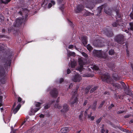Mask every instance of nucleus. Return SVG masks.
Listing matches in <instances>:
<instances>
[{"label": "nucleus", "instance_id": "423d86ee", "mask_svg": "<svg viewBox=\"0 0 133 133\" xmlns=\"http://www.w3.org/2000/svg\"><path fill=\"white\" fill-rule=\"evenodd\" d=\"M50 94L52 97L56 98L58 96V92L57 90L54 88L51 90Z\"/></svg>", "mask_w": 133, "mask_h": 133}, {"label": "nucleus", "instance_id": "49530a36", "mask_svg": "<svg viewBox=\"0 0 133 133\" xmlns=\"http://www.w3.org/2000/svg\"><path fill=\"white\" fill-rule=\"evenodd\" d=\"M114 105L113 104H112L108 107V109L109 110L111 109L112 107H114Z\"/></svg>", "mask_w": 133, "mask_h": 133}, {"label": "nucleus", "instance_id": "0eeeda50", "mask_svg": "<svg viewBox=\"0 0 133 133\" xmlns=\"http://www.w3.org/2000/svg\"><path fill=\"white\" fill-rule=\"evenodd\" d=\"M42 104V103L40 102H36L35 103V105L36 107H38L35 108L34 110L33 109H32L31 110V111L32 112L35 113L41 108V107H40L41 105Z\"/></svg>", "mask_w": 133, "mask_h": 133}, {"label": "nucleus", "instance_id": "bb28decb", "mask_svg": "<svg viewBox=\"0 0 133 133\" xmlns=\"http://www.w3.org/2000/svg\"><path fill=\"white\" fill-rule=\"evenodd\" d=\"M102 8V7L101 6L98 7L97 9V11L98 12L97 14H99L101 13Z\"/></svg>", "mask_w": 133, "mask_h": 133}, {"label": "nucleus", "instance_id": "a18cd8bd", "mask_svg": "<svg viewBox=\"0 0 133 133\" xmlns=\"http://www.w3.org/2000/svg\"><path fill=\"white\" fill-rule=\"evenodd\" d=\"M122 130L123 131L127 132V133H129V131L128 130L126 129H123L122 130Z\"/></svg>", "mask_w": 133, "mask_h": 133}, {"label": "nucleus", "instance_id": "bf43d9fd", "mask_svg": "<svg viewBox=\"0 0 133 133\" xmlns=\"http://www.w3.org/2000/svg\"><path fill=\"white\" fill-rule=\"evenodd\" d=\"M130 116L129 115H127L124 116V118H129Z\"/></svg>", "mask_w": 133, "mask_h": 133}, {"label": "nucleus", "instance_id": "f257e3e1", "mask_svg": "<svg viewBox=\"0 0 133 133\" xmlns=\"http://www.w3.org/2000/svg\"><path fill=\"white\" fill-rule=\"evenodd\" d=\"M12 56L11 55L5 58L1 62L0 64V76L4 77L5 76V69L11 64V61L10 58Z\"/></svg>", "mask_w": 133, "mask_h": 133}, {"label": "nucleus", "instance_id": "f03ea898", "mask_svg": "<svg viewBox=\"0 0 133 133\" xmlns=\"http://www.w3.org/2000/svg\"><path fill=\"white\" fill-rule=\"evenodd\" d=\"M101 78L103 81L109 83H110L112 80L108 73L105 74L104 75H103L101 76Z\"/></svg>", "mask_w": 133, "mask_h": 133}, {"label": "nucleus", "instance_id": "f8f14e48", "mask_svg": "<svg viewBox=\"0 0 133 133\" xmlns=\"http://www.w3.org/2000/svg\"><path fill=\"white\" fill-rule=\"evenodd\" d=\"M69 110V108L67 105L66 104H64L63 106V108L61 110V111L62 113H64L67 111Z\"/></svg>", "mask_w": 133, "mask_h": 133}, {"label": "nucleus", "instance_id": "79ce46f5", "mask_svg": "<svg viewBox=\"0 0 133 133\" xmlns=\"http://www.w3.org/2000/svg\"><path fill=\"white\" fill-rule=\"evenodd\" d=\"M79 88V86L78 85H77L76 87V89L75 90V91L74 92V93L75 94L77 95V90Z\"/></svg>", "mask_w": 133, "mask_h": 133}, {"label": "nucleus", "instance_id": "603ef678", "mask_svg": "<svg viewBox=\"0 0 133 133\" xmlns=\"http://www.w3.org/2000/svg\"><path fill=\"white\" fill-rule=\"evenodd\" d=\"M124 112V111H118L117 112V114H122Z\"/></svg>", "mask_w": 133, "mask_h": 133}, {"label": "nucleus", "instance_id": "cd10ccee", "mask_svg": "<svg viewBox=\"0 0 133 133\" xmlns=\"http://www.w3.org/2000/svg\"><path fill=\"white\" fill-rule=\"evenodd\" d=\"M83 111H82L81 112L80 115H79V119L82 120V117L83 116Z\"/></svg>", "mask_w": 133, "mask_h": 133}, {"label": "nucleus", "instance_id": "dca6fc26", "mask_svg": "<svg viewBox=\"0 0 133 133\" xmlns=\"http://www.w3.org/2000/svg\"><path fill=\"white\" fill-rule=\"evenodd\" d=\"M87 38L86 36H83L82 38V42L84 45H85L87 43Z\"/></svg>", "mask_w": 133, "mask_h": 133}, {"label": "nucleus", "instance_id": "4d7b16f0", "mask_svg": "<svg viewBox=\"0 0 133 133\" xmlns=\"http://www.w3.org/2000/svg\"><path fill=\"white\" fill-rule=\"evenodd\" d=\"M130 15L131 18L132 19H133V13H131Z\"/></svg>", "mask_w": 133, "mask_h": 133}, {"label": "nucleus", "instance_id": "7c9ffc66", "mask_svg": "<svg viewBox=\"0 0 133 133\" xmlns=\"http://www.w3.org/2000/svg\"><path fill=\"white\" fill-rule=\"evenodd\" d=\"M94 75L91 74H87L86 75H83V77H93Z\"/></svg>", "mask_w": 133, "mask_h": 133}, {"label": "nucleus", "instance_id": "a878e982", "mask_svg": "<svg viewBox=\"0 0 133 133\" xmlns=\"http://www.w3.org/2000/svg\"><path fill=\"white\" fill-rule=\"evenodd\" d=\"M54 107L56 108L59 109L61 108L62 106L61 105L59 104H55Z\"/></svg>", "mask_w": 133, "mask_h": 133}, {"label": "nucleus", "instance_id": "9b49d317", "mask_svg": "<svg viewBox=\"0 0 133 133\" xmlns=\"http://www.w3.org/2000/svg\"><path fill=\"white\" fill-rule=\"evenodd\" d=\"M84 7L82 5H78L76 7L75 11L76 13H79L82 10H83Z\"/></svg>", "mask_w": 133, "mask_h": 133}, {"label": "nucleus", "instance_id": "b1692460", "mask_svg": "<svg viewBox=\"0 0 133 133\" xmlns=\"http://www.w3.org/2000/svg\"><path fill=\"white\" fill-rule=\"evenodd\" d=\"M75 56V54L74 52H71L70 51L68 52L67 53V56L68 57H69L70 56Z\"/></svg>", "mask_w": 133, "mask_h": 133}, {"label": "nucleus", "instance_id": "1a4fd4ad", "mask_svg": "<svg viewBox=\"0 0 133 133\" xmlns=\"http://www.w3.org/2000/svg\"><path fill=\"white\" fill-rule=\"evenodd\" d=\"M23 22V19L22 18H18L16 19V22L14 24V26L16 27H18Z\"/></svg>", "mask_w": 133, "mask_h": 133}, {"label": "nucleus", "instance_id": "9d476101", "mask_svg": "<svg viewBox=\"0 0 133 133\" xmlns=\"http://www.w3.org/2000/svg\"><path fill=\"white\" fill-rule=\"evenodd\" d=\"M94 55L98 57H101L102 56V51L100 50H94L93 51Z\"/></svg>", "mask_w": 133, "mask_h": 133}, {"label": "nucleus", "instance_id": "72a5a7b5", "mask_svg": "<svg viewBox=\"0 0 133 133\" xmlns=\"http://www.w3.org/2000/svg\"><path fill=\"white\" fill-rule=\"evenodd\" d=\"M109 54L110 55H114V50L112 49H111L110 50L109 52Z\"/></svg>", "mask_w": 133, "mask_h": 133}, {"label": "nucleus", "instance_id": "4468645a", "mask_svg": "<svg viewBox=\"0 0 133 133\" xmlns=\"http://www.w3.org/2000/svg\"><path fill=\"white\" fill-rule=\"evenodd\" d=\"M94 44L96 46L101 47L102 45L101 43L99 40H97L94 41Z\"/></svg>", "mask_w": 133, "mask_h": 133}, {"label": "nucleus", "instance_id": "6e6552de", "mask_svg": "<svg viewBox=\"0 0 133 133\" xmlns=\"http://www.w3.org/2000/svg\"><path fill=\"white\" fill-rule=\"evenodd\" d=\"M77 95H73L70 101V103L71 104L73 105L75 103H77L78 98L77 97Z\"/></svg>", "mask_w": 133, "mask_h": 133}, {"label": "nucleus", "instance_id": "7ed1b4c3", "mask_svg": "<svg viewBox=\"0 0 133 133\" xmlns=\"http://www.w3.org/2000/svg\"><path fill=\"white\" fill-rule=\"evenodd\" d=\"M124 36L122 34H119L116 36L115 38L116 41L119 44H122L124 40Z\"/></svg>", "mask_w": 133, "mask_h": 133}, {"label": "nucleus", "instance_id": "c756f323", "mask_svg": "<svg viewBox=\"0 0 133 133\" xmlns=\"http://www.w3.org/2000/svg\"><path fill=\"white\" fill-rule=\"evenodd\" d=\"M112 25L113 27H118L120 25L117 22L114 23L112 24Z\"/></svg>", "mask_w": 133, "mask_h": 133}, {"label": "nucleus", "instance_id": "c03bdc74", "mask_svg": "<svg viewBox=\"0 0 133 133\" xmlns=\"http://www.w3.org/2000/svg\"><path fill=\"white\" fill-rule=\"evenodd\" d=\"M82 54L85 57H87L88 56L87 54L84 52H82Z\"/></svg>", "mask_w": 133, "mask_h": 133}, {"label": "nucleus", "instance_id": "412c9836", "mask_svg": "<svg viewBox=\"0 0 133 133\" xmlns=\"http://www.w3.org/2000/svg\"><path fill=\"white\" fill-rule=\"evenodd\" d=\"M97 101H95L94 102L93 104L91 106V108L94 110H95L96 107Z\"/></svg>", "mask_w": 133, "mask_h": 133}, {"label": "nucleus", "instance_id": "de8ad7c7", "mask_svg": "<svg viewBox=\"0 0 133 133\" xmlns=\"http://www.w3.org/2000/svg\"><path fill=\"white\" fill-rule=\"evenodd\" d=\"M68 22H69V24L71 27L73 26V25L72 23L69 20H68Z\"/></svg>", "mask_w": 133, "mask_h": 133}, {"label": "nucleus", "instance_id": "338daca9", "mask_svg": "<svg viewBox=\"0 0 133 133\" xmlns=\"http://www.w3.org/2000/svg\"><path fill=\"white\" fill-rule=\"evenodd\" d=\"M91 114L88 115V118H90L91 117Z\"/></svg>", "mask_w": 133, "mask_h": 133}, {"label": "nucleus", "instance_id": "09e8293b", "mask_svg": "<svg viewBox=\"0 0 133 133\" xmlns=\"http://www.w3.org/2000/svg\"><path fill=\"white\" fill-rule=\"evenodd\" d=\"M88 110V109H87L85 111L84 116L85 117H86L87 115Z\"/></svg>", "mask_w": 133, "mask_h": 133}, {"label": "nucleus", "instance_id": "774afa93", "mask_svg": "<svg viewBox=\"0 0 133 133\" xmlns=\"http://www.w3.org/2000/svg\"><path fill=\"white\" fill-rule=\"evenodd\" d=\"M60 9L62 11L63 9V8L62 6L60 8Z\"/></svg>", "mask_w": 133, "mask_h": 133}, {"label": "nucleus", "instance_id": "c85d7f7f", "mask_svg": "<svg viewBox=\"0 0 133 133\" xmlns=\"http://www.w3.org/2000/svg\"><path fill=\"white\" fill-rule=\"evenodd\" d=\"M87 49L89 51H91L93 49V48L92 46L90 45L89 44H88L87 45Z\"/></svg>", "mask_w": 133, "mask_h": 133}, {"label": "nucleus", "instance_id": "6ab92c4d", "mask_svg": "<svg viewBox=\"0 0 133 133\" xmlns=\"http://www.w3.org/2000/svg\"><path fill=\"white\" fill-rule=\"evenodd\" d=\"M113 87L115 88V89H119L120 88V85L118 83H112V84Z\"/></svg>", "mask_w": 133, "mask_h": 133}, {"label": "nucleus", "instance_id": "3c124183", "mask_svg": "<svg viewBox=\"0 0 133 133\" xmlns=\"http://www.w3.org/2000/svg\"><path fill=\"white\" fill-rule=\"evenodd\" d=\"M22 100V98L20 97H19L18 98V102H20Z\"/></svg>", "mask_w": 133, "mask_h": 133}, {"label": "nucleus", "instance_id": "680f3d73", "mask_svg": "<svg viewBox=\"0 0 133 133\" xmlns=\"http://www.w3.org/2000/svg\"><path fill=\"white\" fill-rule=\"evenodd\" d=\"M39 117L41 118V117L44 118V115L43 114H41L40 115Z\"/></svg>", "mask_w": 133, "mask_h": 133}, {"label": "nucleus", "instance_id": "39448f33", "mask_svg": "<svg viewBox=\"0 0 133 133\" xmlns=\"http://www.w3.org/2000/svg\"><path fill=\"white\" fill-rule=\"evenodd\" d=\"M81 76L78 74H76L73 76L72 78V80L75 82H79L82 79Z\"/></svg>", "mask_w": 133, "mask_h": 133}, {"label": "nucleus", "instance_id": "69168bd1", "mask_svg": "<svg viewBox=\"0 0 133 133\" xmlns=\"http://www.w3.org/2000/svg\"><path fill=\"white\" fill-rule=\"evenodd\" d=\"M51 3H52L53 5H54L55 4V2L53 1H51Z\"/></svg>", "mask_w": 133, "mask_h": 133}, {"label": "nucleus", "instance_id": "0e129e2a", "mask_svg": "<svg viewBox=\"0 0 133 133\" xmlns=\"http://www.w3.org/2000/svg\"><path fill=\"white\" fill-rule=\"evenodd\" d=\"M90 118L91 119V120H92V121L94 119V117L93 116L91 117Z\"/></svg>", "mask_w": 133, "mask_h": 133}, {"label": "nucleus", "instance_id": "052dcab7", "mask_svg": "<svg viewBox=\"0 0 133 133\" xmlns=\"http://www.w3.org/2000/svg\"><path fill=\"white\" fill-rule=\"evenodd\" d=\"M96 2L98 3H100L102 1V0H95Z\"/></svg>", "mask_w": 133, "mask_h": 133}, {"label": "nucleus", "instance_id": "20e7f679", "mask_svg": "<svg viewBox=\"0 0 133 133\" xmlns=\"http://www.w3.org/2000/svg\"><path fill=\"white\" fill-rule=\"evenodd\" d=\"M83 60L84 59L82 58H80L78 59L79 64L80 66L77 69L80 72L82 71L84 69L83 67V65H85V63L83 61Z\"/></svg>", "mask_w": 133, "mask_h": 133}, {"label": "nucleus", "instance_id": "5fc2aeb1", "mask_svg": "<svg viewBox=\"0 0 133 133\" xmlns=\"http://www.w3.org/2000/svg\"><path fill=\"white\" fill-rule=\"evenodd\" d=\"M52 6V5L51 4V3H49L48 4V8H50Z\"/></svg>", "mask_w": 133, "mask_h": 133}, {"label": "nucleus", "instance_id": "f704fd0d", "mask_svg": "<svg viewBox=\"0 0 133 133\" xmlns=\"http://www.w3.org/2000/svg\"><path fill=\"white\" fill-rule=\"evenodd\" d=\"M91 13L88 11H87L85 12L84 14V15L86 16H89L91 15Z\"/></svg>", "mask_w": 133, "mask_h": 133}, {"label": "nucleus", "instance_id": "5701e85b", "mask_svg": "<svg viewBox=\"0 0 133 133\" xmlns=\"http://www.w3.org/2000/svg\"><path fill=\"white\" fill-rule=\"evenodd\" d=\"M113 78L115 81H118L119 79L120 78L116 74H114L113 75Z\"/></svg>", "mask_w": 133, "mask_h": 133}, {"label": "nucleus", "instance_id": "473e14b6", "mask_svg": "<svg viewBox=\"0 0 133 133\" xmlns=\"http://www.w3.org/2000/svg\"><path fill=\"white\" fill-rule=\"evenodd\" d=\"M11 0H1V2L5 4H6L9 2Z\"/></svg>", "mask_w": 133, "mask_h": 133}, {"label": "nucleus", "instance_id": "f3484780", "mask_svg": "<svg viewBox=\"0 0 133 133\" xmlns=\"http://www.w3.org/2000/svg\"><path fill=\"white\" fill-rule=\"evenodd\" d=\"M76 64V61L74 60H72L71 61L70 66L72 68H74Z\"/></svg>", "mask_w": 133, "mask_h": 133}, {"label": "nucleus", "instance_id": "8fccbe9b", "mask_svg": "<svg viewBox=\"0 0 133 133\" xmlns=\"http://www.w3.org/2000/svg\"><path fill=\"white\" fill-rule=\"evenodd\" d=\"M74 47V45H69V46L68 47V48L69 49H72V48Z\"/></svg>", "mask_w": 133, "mask_h": 133}, {"label": "nucleus", "instance_id": "e433bc0d", "mask_svg": "<svg viewBox=\"0 0 133 133\" xmlns=\"http://www.w3.org/2000/svg\"><path fill=\"white\" fill-rule=\"evenodd\" d=\"M104 125L103 124L102 125V129H101V132L102 133H104L105 132L104 130Z\"/></svg>", "mask_w": 133, "mask_h": 133}, {"label": "nucleus", "instance_id": "aec40b11", "mask_svg": "<svg viewBox=\"0 0 133 133\" xmlns=\"http://www.w3.org/2000/svg\"><path fill=\"white\" fill-rule=\"evenodd\" d=\"M125 94L127 95L130 96H131L132 95V94L131 91H130L128 89H125Z\"/></svg>", "mask_w": 133, "mask_h": 133}, {"label": "nucleus", "instance_id": "13d9d810", "mask_svg": "<svg viewBox=\"0 0 133 133\" xmlns=\"http://www.w3.org/2000/svg\"><path fill=\"white\" fill-rule=\"evenodd\" d=\"M64 81V79L63 78H61L60 79L59 81V83H61L62 82Z\"/></svg>", "mask_w": 133, "mask_h": 133}, {"label": "nucleus", "instance_id": "ea45409f", "mask_svg": "<svg viewBox=\"0 0 133 133\" xmlns=\"http://www.w3.org/2000/svg\"><path fill=\"white\" fill-rule=\"evenodd\" d=\"M5 79L4 78H2L1 79V82L3 84H4L5 83Z\"/></svg>", "mask_w": 133, "mask_h": 133}, {"label": "nucleus", "instance_id": "864d4df0", "mask_svg": "<svg viewBox=\"0 0 133 133\" xmlns=\"http://www.w3.org/2000/svg\"><path fill=\"white\" fill-rule=\"evenodd\" d=\"M71 72L70 70L69 69H68L67 70V73L68 74H69Z\"/></svg>", "mask_w": 133, "mask_h": 133}, {"label": "nucleus", "instance_id": "2eb2a0df", "mask_svg": "<svg viewBox=\"0 0 133 133\" xmlns=\"http://www.w3.org/2000/svg\"><path fill=\"white\" fill-rule=\"evenodd\" d=\"M106 35L108 37H111L113 36V34L111 31L107 30L105 32Z\"/></svg>", "mask_w": 133, "mask_h": 133}, {"label": "nucleus", "instance_id": "ddd939ff", "mask_svg": "<svg viewBox=\"0 0 133 133\" xmlns=\"http://www.w3.org/2000/svg\"><path fill=\"white\" fill-rule=\"evenodd\" d=\"M21 107V105L20 104H19L17 106V107L14 109L12 108V113L14 114H16L18 111Z\"/></svg>", "mask_w": 133, "mask_h": 133}, {"label": "nucleus", "instance_id": "c9c22d12", "mask_svg": "<svg viewBox=\"0 0 133 133\" xmlns=\"http://www.w3.org/2000/svg\"><path fill=\"white\" fill-rule=\"evenodd\" d=\"M105 101H103L101 103V104L99 105L98 107V109L101 108L103 106L104 103H105Z\"/></svg>", "mask_w": 133, "mask_h": 133}, {"label": "nucleus", "instance_id": "393cba45", "mask_svg": "<svg viewBox=\"0 0 133 133\" xmlns=\"http://www.w3.org/2000/svg\"><path fill=\"white\" fill-rule=\"evenodd\" d=\"M104 11L106 14H110L111 10L110 9L108 8V7H107L104 9Z\"/></svg>", "mask_w": 133, "mask_h": 133}, {"label": "nucleus", "instance_id": "e2e57ef3", "mask_svg": "<svg viewBox=\"0 0 133 133\" xmlns=\"http://www.w3.org/2000/svg\"><path fill=\"white\" fill-rule=\"evenodd\" d=\"M59 102V98L58 97V98L57 100L56 101V102L57 103H58Z\"/></svg>", "mask_w": 133, "mask_h": 133}, {"label": "nucleus", "instance_id": "a211bd4d", "mask_svg": "<svg viewBox=\"0 0 133 133\" xmlns=\"http://www.w3.org/2000/svg\"><path fill=\"white\" fill-rule=\"evenodd\" d=\"M2 94V92L0 91V107L3 105V96L1 95Z\"/></svg>", "mask_w": 133, "mask_h": 133}, {"label": "nucleus", "instance_id": "4c0bfd02", "mask_svg": "<svg viewBox=\"0 0 133 133\" xmlns=\"http://www.w3.org/2000/svg\"><path fill=\"white\" fill-rule=\"evenodd\" d=\"M130 26V29L131 30H133V23H129Z\"/></svg>", "mask_w": 133, "mask_h": 133}, {"label": "nucleus", "instance_id": "58836bf2", "mask_svg": "<svg viewBox=\"0 0 133 133\" xmlns=\"http://www.w3.org/2000/svg\"><path fill=\"white\" fill-rule=\"evenodd\" d=\"M102 118V117H101L99 119H98L96 121V123L98 124L101 121Z\"/></svg>", "mask_w": 133, "mask_h": 133}, {"label": "nucleus", "instance_id": "a19ab883", "mask_svg": "<svg viewBox=\"0 0 133 133\" xmlns=\"http://www.w3.org/2000/svg\"><path fill=\"white\" fill-rule=\"evenodd\" d=\"M50 107V105L49 104H46L44 107V108L45 109H47L49 108Z\"/></svg>", "mask_w": 133, "mask_h": 133}, {"label": "nucleus", "instance_id": "37998d69", "mask_svg": "<svg viewBox=\"0 0 133 133\" xmlns=\"http://www.w3.org/2000/svg\"><path fill=\"white\" fill-rule=\"evenodd\" d=\"M93 69L95 70H98L99 68L98 66L95 65L93 66Z\"/></svg>", "mask_w": 133, "mask_h": 133}, {"label": "nucleus", "instance_id": "6e6d98bb", "mask_svg": "<svg viewBox=\"0 0 133 133\" xmlns=\"http://www.w3.org/2000/svg\"><path fill=\"white\" fill-rule=\"evenodd\" d=\"M87 102H88V101L87 100H85V101H84V103H83V105L84 106L85 105H86V104H87Z\"/></svg>", "mask_w": 133, "mask_h": 133}, {"label": "nucleus", "instance_id": "4be33fe9", "mask_svg": "<svg viewBox=\"0 0 133 133\" xmlns=\"http://www.w3.org/2000/svg\"><path fill=\"white\" fill-rule=\"evenodd\" d=\"M69 130L68 128L67 127H65L62 128L61 131L62 133H66Z\"/></svg>", "mask_w": 133, "mask_h": 133}, {"label": "nucleus", "instance_id": "2f4dec72", "mask_svg": "<svg viewBox=\"0 0 133 133\" xmlns=\"http://www.w3.org/2000/svg\"><path fill=\"white\" fill-rule=\"evenodd\" d=\"M97 89V87H94L93 88H92L90 90V93H92L94 91L96 90Z\"/></svg>", "mask_w": 133, "mask_h": 133}]
</instances>
